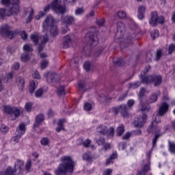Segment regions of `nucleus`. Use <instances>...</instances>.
I'll return each mask as SVG.
<instances>
[{"label": "nucleus", "instance_id": "obj_2", "mask_svg": "<svg viewBox=\"0 0 175 175\" xmlns=\"http://www.w3.org/2000/svg\"><path fill=\"white\" fill-rule=\"evenodd\" d=\"M75 167V161L69 156H64L61 158V163L55 170L56 175H72L73 168Z\"/></svg>", "mask_w": 175, "mask_h": 175}, {"label": "nucleus", "instance_id": "obj_52", "mask_svg": "<svg viewBox=\"0 0 175 175\" xmlns=\"http://www.w3.org/2000/svg\"><path fill=\"white\" fill-rule=\"evenodd\" d=\"M49 65V62L47 60H43L41 62L40 68L41 69H46Z\"/></svg>", "mask_w": 175, "mask_h": 175}, {"label": "nucleus", "instance_id": "obj_37", "mask_svg": "<svg viewBox=\"0 0 175 175\" xmlns=\"http://www.w3.org/2000/svg\"><path fill=\"white\" fill-rule=\"evenodd\" d=\"M96 142L97 144H98V146H103L105 143V137L101 136L99 137V139L96 138Z\"/></svg>", "mask_w": 175, "mask_h": 175}, {"label": "nucleus", "instance_id": "obj_60", "mask_svg": "<svg viewBox=\"0 0 175 175\" xmlns=\"http://www.w3.org/2000/svg\"><path fill=\"white\" fill-rule=\"evenodd\" d=\"M132 132H128L124 135L122 136L123 140H128L132 136Z\"/></svg>", "mask_w": 175, "mask_h": 175}, {"label": "nucleus", "instance_id": "obj_15", "mask_svg": "<svg viewBox=\"0 0 175 175\" xmlns=\"http://www.w3.org/2000/svg\"><path fill=\"white\" fill-rule=\"evenodd\" d=\"M57 77H58V75L56 74L48 72L46 75V81L48 83H55V81H57Z\"/></svg>", "mask_w": 175, "mask_h": 175}, {"label": "nucleus", "instance_id": "obj_3", "mask_svg": "<svg viewBox=\"0 0 175 175\" xmlns=\"http://www.w3.org/2000/svg\"><path fill=\"white\" fill-rule=\"evenodd\" d=\"M20 12V1L18 0L12 1V6L9 7L7 10L0 8V17H5V16H12V14H18Z\"/></svg>", "mask_w": 175, "mask_h": 175}, {"label": "nucleus", "instance_id": "obj_10", "mask_svg": "<svg viewBox=\"0 0 175 175\" xmlns=\"http://www.w3.org/2000/svg\"><path fill=\"white\" fill-rule=\"evenodd\" d=\"M84 40L90 47H94L98 44V38L94 36L92 33H88L85 36Z\"/></svg>", "mask_w": 175, "mask_h": 175}, {"label": "nucleus", "instance_id": "obj_1", "mask_svg": "<svg viewBox=\"0 0 175 175\" xmlns=\"http://www.w3.org/2000/svg\"><path fill=\"white\" fill-rule=\"evenodd\" d=\"M167 110H169V105L166 104V103H163L159 109V113L155 118V121L152 122L151 125L148 127V133H154V137L152 139L153 147H155L157 142H158V139L162 136V133H161V126L158 125L157 118H158L159 116L160 117L164 116L165 113H166Z\"/></svg>", "mask_w": 175, "mask_h": 175}, {"label": "nucleus", "instance_id": "obj_17", "mask_svg": "<svg viewBox=\"0 0 175 175\" xmlns=\"http://www.w3.org/2000/svg\"><path fill=\"white\" fill-rule=\"evenodd\" d=\"M141 79L144 84H151V83H153L154 81V76L152 75L144 77H143V75H141Z\"/></svg>", "mask_w": 175, "mask_h": 175}, {"label": "nucleus", "instance_id": "obj_13", "mask_svg": "<svg viewBox=\"0 0 175 175\" xmlns=\"http://www.w3.org/2000/svg\"><path fill=\"white\" fill-rule=\"evenodd\" d=\"M40 39H41V43L38 44V50L39 53L43 51V49H44V44H46V43L49 42V36H47V34L44 36H41Z\"/></svg>", "mask_w": 175, "mask_h": 175}, {"label": "nucleus", "instance_id": "obj_21", "mask_svg": "<svg viewBox=\"0 0 175 175\" xmlns=\"http://www.w3.org/2000/svg\"><path fill=\"white\" fill-rule=\"evenodd\" d=\"M28 12H29V15L27 16V18H26V23H31V21H32V16H33V9L32 8H29L27 10L25 11V15L24 16L25 17V16H27V14H28Z\"/></svg>", "mask_w": 175, "mask_h": 175}, {"label": "nucleus", "instance_id": "obj_43", "mask_svg": "<svg viewBox=\"0 0 175 175\" xmlns=\"http://www.w3.org/2000/svg\"><path fill=\"white\" fill-rule=\"evenodd\" d=\"M65 88H64V86H60L57 90V94L61 96L62 95H65Z\"/></svg>", "mask_w": 175, "mask_h": 175}, {"label": "nucleus", "instance_id": "obj_20", "mask_svg": "<svg viewBox=\"0 0 175 175\" xmlns=\"http://www.w3.org/2000/svg\"><path fill=\"white\" fill-rule=\"evenodd\" d=\"M44 120V116L42 114L38 115L36 118V121L33 124V128H38V126H39L42 122H43V120Z\"/></svg>", "mask_w": 175, "mask_h": 175}, {"label": "nucleus", "instance_id": "obj_58", "mask_svg": "<svg viewBox=\"0 0 175 175\" xmlns=\"http://www.w3.org/2000/svg\"><path fill=\"white\" fill-rule=\"evenodd\" d=\"M83 161H91V159H92L91 158L90 154L85 153L84 154H83Z\"/></svg>", "mask_w": 175, "mask_h": 175}, {"label": "nucleus", "instance_id": "obj_40", "mask_svg": "<svg viewBox=\"0 0 175 175\" xmlns=\"http://www.w3.org/2000/svg\"><path fill=\"white\" fill-rule=\"evenodd\" d=\"M169 150L172 154H175V144L173 142H169Z\"/></svg>", "mask_w": 175, "mask_h": 175}, {"label": "nucleus", "instance_id": "obj_36", "mask_svg": "<svg viewBox=\"0 0 175 175\" xmlns=\"http://www.w3.org/2000/svg\"><path fill=\"white\" fill-rule=\"evenodd\" d=\"M83 68L86 70V72H90V70L92 69V66H91V63L90 62H86L83 64Z\"/></svg>", "mask_w": 175, "mask_h": 175}, {"label": "nucleus", "instance_id": "obj_63", "mask_svg": "<svg viewBox=\"0 0 175 175\" xmlns=\"http://www.w3.org/2000/svg\"><path fill=\"white\" fill-rule=\"evenodd\" d=\"M32 77H33V79H40V75H39V72H38V70L33 72Z\"/></svg>", "mask_w": 175, "mask_h": 175}, {"label": "nucleus", "instance_id": "obj_53", "mask_svg": "<svg viewBox=\"0 0 175 175\" xmlns=\"http://www.w3.org/2000/svg\"><path fill=\"white\" fill-rule=\"evenodd\" d=\"M161 57H162V51L159 49L156 52V61H159V59H161Z\"/></svg>", "mask_w": 175, "mask_h": 175}, {"label": "nucleus", "instance_id": "obj_57", "mask_svg": "<svg viewBox=\"0 0 175 175\" xmlns=\"http://www.w3.org/2000/svg\"><path fill=\"white\" fill-rule=\"evenodd\" d=\"M0 131L2 133H8V132H9V127L7 126H2Z\"/></svg>", "mask_w": 175, "mask_h": 175}, {"label": "nucleus", "instance_id": "obj_27", "mask_svg": "<svg viewBox=\"0 0 175 175\" xmlns=\"http://www.w3.org/2000/svg\"><path fill=\"white\" fill-rule=\"evenodd\" d=\"M66 120L65 119L59 120L58 126L56 128V132H61V131H64V124Z\"/></svg>", "mask_w": 175, "mask_h": 175}, {"label": "nucleus", "instance_id": "obj_41", "mask_svg": "<svg viewBox=\"0 0 175 175\" xmlns=\"http://www.w3.org/2000/svg\"><path fill=\"white\" fill-rule=\"evenodd\" d=\"M150 36L153 39H155V38H158L159 36V31L157 29H154L150 32Z\"/></svg>", "mask_w": 175, "mask_h": 175}, {"label": "nucleus", "instance_id": "obj_62", "mask_svg": "<svg viewBox=\"0 0 175 175\" xmlns=\"http://www.w3.org/2000/svg\"><path fill=\"white\" fill-rule=\"evenodd\" d=\"M45 12H43V11H40L38 14L36 16V20H40L41 17H43L44 16Z\"/></svg>", "mask_w": 175, "mask_h": 175}, {"label": "nucleus", "instance_id": "obj_31", "mask_svg": "<svg viewBox=\"0 0 175 175\" xmlns=\"http://www.w3.org/2000/svg\"><path fill=\"white\" fill-rule=\"evenodd\" d=\"M50 32L51 36H53V38L55 36H57V35H58V29H57V26H52L50 29Z\"/></svg>", "mask_w": 175, "mask_h": 175}, {"label": "nucleus", "instance_id": "obj_64", "mask_svg": "<svg viewBox=\"0 0 175 175\" xmlns=\"http://www.w3.org/2000/svg\"><path fill=\"white\" fill-rule=\"evenodd\" d=\"M113 172V170L109 168L104 171L103 175H110Z\"/></svg>", "mask_w": 175, "mask_h": 175}, {"label": "nucleus", "instance_id": "obj_45", "mask_svg": "<svg viewBox=\"0 0 175 175\" xmlns=\"http://www.w3.org/2000/svg\"><path fill=\"white\" fill-rule=\"evenodd\" d=\"M2 5H10V6H13V0H1Z\"/></svg>", "mask_w": 175, "mask_h": 175}, {"label": "nucleus", "instance_id": "obj_24", "mask_svg": "<svg viewBox=\"0 0 175 175\" xmlns=\"http://www.w3.org/2000/svg\"><path fill=\"white\" fill-rule=\"evenodd\" d=\"M120 111L123 117H128V116H129V113H128V107L125 105L120 106Z\"/></svg>", "mask_w": 175, "mask_h": 175}, {"label": "nucleus", "instance_id": "obj_34", "mask_svg": "<svg viewBox=\"0 0 175 175\" xmlns=\"http://www.w3.org/2000/svg\"><path fill=\"white\" fill-rule=\"evenodd\" d=\"M40 144L42 146H49L50 144V139L47 137H42L40 139Z\"/></svg>", "mask_w": 175, "mask_h": 175}, {"label": "nucleus", "instance_id": "obj_7", "mask_svg": "<svg viewBox=\"0 0 175 175\" xmlns=\"http://www.w3.org/2000/svg\"><path fill=\"white\" fill-rule=\"evenodd\" d=\"M25 133V124L21 123L18 126L16 129V132L15 133V136L12 137L11 139V142L16 144V143H18L20 142V139H21V136Z\"/></svg>", "mask_w": 175, "mask_h": 175}, {"label": "nucleus", "instance_id": "obj_26", "mask_svg": "<svg viewBox=\"0 0 175 175\" xmlns=\"http://www.w3.org/2000/svg\"><path fill=\"white\" fill-rule=\"evenodd\" d=\"M118 32H120V33H123L125 32V25L122 22H118L116 23Z\"/></svg>", "mask_w": 175, "mask_h": 175}, {"label": "nucleus", "instance_id": "obj_47", "mask_svg": "<svg viewBox=\"0 0 175 175\" xmlns=\"http://www.w3.org/2000/svg\"><path fill=\"white\" fill-rule=\"evenodd\" d=\"M43 89H38L36 92H35V96L36 98H40L43 95Z\"/></svg>", "mask_w": 175, "mask_h": 175}, {"label": "nucleus", "instance_id": "obj_4", "mask_svg": "<svg viewBox=\"0 0 175 175\" xmlns=\"http://www.w3.org/2000/svg\"><path fill=\"white\" fill-rule=\"evenodd\" d=\"M3 110L5 113L10 115L12 121L16 120L18 117H20V115L21 114V111L16 107L6 105L4 107Z\"/></svg>", "mask_w": 175, "mask_h": 175}, {"label": "nucleus", "instance_id": "obj_38", "mask_svg": "<svg viewBox=\"0 0 175 175\" xmlns=\"http://www.w3.org/2000/svg\"><path fill=\"white\" fill-rule=\"evenodd\" d=\"M30 39H31L32 42H33L35 44H38V42H39V36L33 34L30 36Z\"/></svg>", "mask_w": 175, "mask_h": 175}, {"label": "nucleus", "instance_id": "obj_55", "mask_svg": "<svg viewBox=\"0 0 175 175\" xmlns=\"http://www.w3.org/2000/svg\"><path fill=\"white\" fill-rule=\"evenodd\" d=\"M109 112L114 113L115 114H118V113H120V107L119 108L112 107L109 109Z\"/></svg>", "mask_w": 175, "mask_h": 175}, {"label": "nucleus", "instance_id": "obj_33", "mask_svg": "<svg viewBox=\"0 0 175 175\" xmlns=\"http://www.w3.org/2000/svg\"><path fill=\"white\" fill-rule=\"evenodd\" d=\"M141 83L139 81H135L133 83H130L129 84V88H133V90H135V88H139L140 86Z\"/></svg>", "mask_w": 175, "mask_h": 175}, {"label": "nucleus", "instance_id": "obj_59", "mask_svg": "<svg viewBox=\"0 0 175 175\" xmlns=\"http://www.w3.org/2000/svg\"><path fill=\"white\" fill-rule=\"evenodd\" d=\"M174 50H175V45L173 44H170L168 47L169 54H172V53H173Z\"/></svg>", "mask_w": 175, "mask_h": 175}, {"label": "nucleus", "instance_id": "obj_9", "mask_svg": "<svg viewBox=\"0 0 175 175\" xmlns=\"http://www.w3.org/2000/svg\"><path fill=\"white\" fill-rule=\"evenodd\" d=\"M146 121H147V115L142 113L139 118H135V120L133 122V125L135 128H143L144 124H146Z\"/></svg>", "mask_w": 175, "mask_h": 175}, {"label": "nucleus", "instance_id": "obj_25", "mask_svg": "<svg viewBox=\"0 0 175 175\" xmlns=\"http://www.w3.org/2000/svg\"><path fill=\"white\" fill-rule=\"evenodd\" d=\"M153 83L155 87L160 85V84L162 83V77L161 75H158V76L154 75Z\"/></svg>", "mask_w": 175, "mask_h": 175}, {"label": "nucleus", "instance_id": "obj_49", "mask_svg": "<svg viewBox=\"0 0 175 175\" xmlns=\"http://www.w3.org/2000/svg\"><path fill=\"white\" fill-rule=\"evenodd\" d=\"M105 21H106L104 19V18H102L101 19L97 20L96 23L98 27H103V25H105Z\"/></svg>", "mask_w": 175, "mask_h": 175}, {"label": "nucleus", "instance_id": "obj_5", "mask_svg": "<svg viewBox=\"0 0 175 175\" xmlns=\"http://www.w3.org/2000/svg\"><path fill=\"white\" fill-rule=\"evenodd\" d=\"M165 23V18L162 16H158V12L156 11L152 12L150 15L149 24L152 27H156L158 24H163Z\"/></svg>", "mask_w": 175, "mask_h": 175}, {"label": "nucleus", "instance_id": "obj_14", "mask_svg": "<svg viewBox=\"0 0 175 175\" xmlns=\"http://www.w3.org/2000/svg\"><path fill=\"white\" fill-rule=\"evenodd\" d=\"M137 35H140V33H133V31H132L130 33V35L125 40V44H128L131 42H133V40H136V39H139V37H137Z\"/></svg>", "mask_w": 175, "mask_h": 175}, {"label": "nucleus", "instance_id": "obj_54", "mask_svg": "<svg viewBox=\"0 0 175 175\" xmlns=\"http://www.w3.org/2000/svg\"><path fill=\"white\" fill-rule=\"evenodd\" d=\"M25 167L27 170H29L31 167H32V160L29 159L27 160L26 164H25Z\"/></svg>", "mask_w": 175, "mask_h": 175}, {"label": "nucleus", "instance_id": "obj_28", "mask_svg": "<svg viewBox=\"0 0 175 175\" xmlns=\"http://www.w3.org/2000/svg\"><path fill=\"white\" fill-rule=\"evenodd\" d=\"M102 148L100 149L101 152H106L107 151H109L111 148V144L109 143H105L102 145Z\"/></svg>", "mask_w": 175, "mask_h": 175}, {"label": "nucleus", "instance_id": "obj_12", "mask_svg": "<svg viewBox=\"0 0 175 175\" xmlns=\"http://www.w3.org/2000/svg\"><path fill=\"white\" fill-rule=\"evenodd\" d=\"M146 157H148V161L147 163L142 167V170H138V175H146L147 174V172H149L150 170V165L151 163L150 162V158H151V150L149 151L148 153L146 154Z\"/></svg>", "mask_w": 175, "mask_h": 175}, {"label": "nucleus", "instance_id": "obj_56", "mask_svg": "<svg viewBox=\"0 0 175 175\" xmlns=\"http://www.w3.org/2000/svg\"><path fill=\"white\" fill-rule=\"evenodd\" d=\"M90 144H91V140H90L89 139H85L82 142V145L83 146V147L88 148L90 147Z\"/></svg>", "mask_w": 175, "mask_h": 175}, {"label": "nucleus", "instance_id": "obj_35", "mask_svg": "<svg viewBox=\"0 0 175 175\" xmlns=\"http://www.w3.org/2000/svg\"><path fill=\"white\" fill-rule=\"evenodd\" d=\"M21 59L23 62H27V61H29V55L27 53H23L21 56Z\"/></svg>", "mask_w": 175, "mask_h": 175}, {"label": "nucleus", "instance_id": "obj_30", "mask_svg": "<svg viewBox=\"0 0 175 175\" xmlns=\"http://www.w3.org/2000/svg\"><path fill=\"white\" fill-rule=\"evenodd\" d=\"M124 132H125V128L124 127V125L119 126L116 129V133L118 136H122Z\"/></svg>", "mask_w": 175, "mask_h": 175}, {"label": "nucleus", "instance_id": "obj_29", "mask_svg": "<svg viewBox=\"0 0 175 175\" xmlns=\"http://www.w3.org/2000/svg\"><path fill=\"white\" fill-rule=\"evenodd\" d=\"M158 100V95L157 94L153 93L150 96L149 99L148 100V103H155V102Z\"/></svg>", "mask_w": 175, "mask_h": 175}, {"label": "nucleus", "instance_id": "obj_50", "mask_svg": "<svg viewBox=\"0 0 175 175\" xmlns=\"http://www.w3.org/2000/svg\"><path fill=\"white\" fill-rule=\"evenodd\" d=\"M79 64V58L75 57L72 59L70 60V65L76 66Z\"/></svg>", "mask_w": 175, "mask_h": 175}, {"label": "nucleus", "instance_id": "obj_42", "mask_svg": "<svg viewBox=\"0 0 175 175\" xmlns=\"http://www.w3.org/2000/svg\"><path fill=\"white\" fill-rule=\"evenodd\" d=\"M84 13V9L83 8H79L75 11V16H81Z\"/></svg>", "mask_w": 175, "mask_h": 175}, {"label": "nucleus", "instance_id": "obj_18", "mask_svg": "<svg viewBox=\"0 0 175 175\" xmlns=\"http://www.w3.org/2000/svg\"><path fill=\"white\" fill-rule=\"evenodd\" d=\"M16 85H18L21 91H23L24 87H25V81L23 77H19L16 79Z\"/></svg>", "mask_w": 175, "mask_h": 175}, {"label": "nucleus", "instance_id": "obj_23", "mask_svg": "<svg viewBox=\"0 0 175 175\" xmlns=\"http://www.w3.org/2000/svg\"><path fill=\"white\" fill-rule=\"evenodd\" d=\"M146 12V7L139 6L138 8V15L137 17L139 20H143L144 18V12Z\"/></svg>", "mask_w": 175, "mask_h": 175}, {"label": "nucleus", "instance_id": "obj_6", "mask_svg": "<svg viewBox=\"0 0 175 175\" xmlns=\"http://www.w3.org/2000/svg\"><path fill=\"white\" fill-rule=\"evenodd\" d=\"M0 35L8 39H13L14 31L12 30L11 26L8 24H4L0 26Z\"/></svg>", "mask_w": 175, "mask_h": 175}, {"label": "nucleus", "instance_id": "obj_51", "mask_svg": "<svg viewBox=\"0 0 175 175\" xmlns=\"http://www.w3.org/2000/svg\"><path fill=\"white\" fill-rule=\"evenodd\" d=\"M32 106H33L32 103H27L25 104V109L27 111H31L32 110Z\"/></svg>", "mask_w": 175, "mask_h": 175}, {"label": "nucleus", "instance_id": "obj_48", "mask_svg": "<svg viewBox=\"0 0 175 175\" xmlns=\"http://www.w3.org/2000/svg\"><path fill=\"white\" fill-rule=\"evenodd\" d=\"M146 94V89L144 88H142L139 91V97L140 99V102L142 103V98L144 96V94Z\"/></svg>", "mask_w": 175, "mask_h": 175}, {"label": "nucleus", "instance_id": "obj_61", "mask_svg": "<svg viewBox=\"0 0 175 175\" xmlns=\"http://www.w3.org/2000/svg\"><path fill=\"white\" fill-rule=\"evenodd\" d=\"M118 146L120 150H125V147H126V142H120Z\"/></svg>", "mask_w": 175, "mask_h": 175}, {"label": "nucleus", "instance_id": "obj_22", "mask_svg": "<svg viewBox=\"0 0 175 175\" xmlns=\"http://www.w3.org/2000/svg\"><path fill=\"white\" fill-rule=\"evenodd\" d=\"M75 21V16L67 15L64 17V22L67 25H72Z\"/></svg>", "mask_w": 175, "mask_h": 175}, {"label": "nucleus", "instance_id": "obj_39", "mask_svg": "<svg viewBox=\"0 0 175 175\" xmlns=\"http://www.w3.org/2000/svg\"><path fill=\"white\" fill-rule=\"evenodd\" d=\"M118 16L119 17V18H126V12H125L124 11L120 10L117 13Z\"/></svg>", "mask_w": 175, "mask_h": 175}, {"label": "nucleus", "instance_id": "obj_32", "mask_svg": "<svg viewBox=\"0 0 175 175\" xmlns=\"http://www.w3.org/2000/svg\"><path fill=\"white\" fill-rule=\"evenodd\" d=\"M17 166L20 170L23 169V167H24V161L20 159L16 160L15 162L14 167L16 168Z\"/></svg>", "mask_w": 175, "mask_h": 175}, {"label": "nucleus", "instance_id": "obj_44", "mask_svg": "<svg viewBox=\"0 0 175 175\" xmlns=\"http://www.w3.org/2000/svg\"><path fill=\"white\" fill-rule=\"evenodd\" d=\"M84 110H85L86 111H90V110H92V105H91V103H85Z\"/></svg>", "mask_w": 175, "mask_h": 175}, {"label": "nucleus", "instance_id": "obj_19", "mask_svg": "<svg viewBox=\"0 0 175 175\" xmlns=\"http://www.w3.org/2000/svg\"><path fill=\"white\" fill-rule=\"evenodd\" d=\"M38 81H30L29 85V92L30 94H33L35 92V90L38 88Z\"/></svg>", "mask_w": 175, "mask_h": 175}, {"label": "nucleus", "instance_id": "obj_11", "mask_svg": "<svg viewBox=\"0 0 175 175\" xmlns=\"http://www.w3.org/2000/svg\"><path fill=\"white\" fill-rule=\"evenodd\" d=\"M54 17L51 15H48L47 17L42 22L43 31H49V29L54 26Z\"/></svg>", "mask_w": 175, "mask_h": 175}, {"label": "nucleus", "instance_id": "obj_46", "mask_svg": "<svg viewBox=\"0 0 175 175\" xmlns=\"http://www.w3.org/2000/svg\"><path fill=\"white\" fill-rule=\"evenodd\" d=\"M23 50L25 53H29V51H32V46L29 44H25L23 46Z\"/></svg>", "mask_w": 175, "mask_h": 175}, {"label": "nucleus", "instance_id": "obj_8", "mask_svg": "<svg viewBox=\"0 0 175 175\" xmlns=\"http://www.w3.org/2000/svg\"><path fill=\"white\" fill-rule=\"evenodd\" d=\"M51 7L57 14H64V13H66V8L61 5V0H53L51 2Z\"/></svg>", "mask_w": 175, "mask_h": 175}, {"label": "nucleus", "instance_id": "obj_16", "mask_svg": "<svg viewBox=\"0 0 175 175\" xmlns=\"http://www.w3.org/2000/svg\"><path fill=\"white\" fill-rule=\"evenodd\" d=\"M97 135H100L101 136H104L107 133V127L100 124L96 128Z\"/></svg>", "mask_w": 175, "mask_h": 175}]
</instances>
